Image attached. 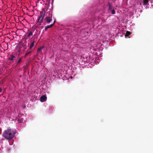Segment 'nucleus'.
<instances>
[{"mask_svg":"<svg viewBox=\"0 0 153 153\" xmlns=\"http://www.w3.org/2000/svg\"><path fill=\"white\" fill-rule=\"evenodd\" d=\"M15 134V132L13 130L8 128L4 131L2 136L6 139L10 140L14 137Z\"/></svg>","mask_w":153,"mask_h":153,"instance_id":"obj_1","label":"nucleus"},{"mask_svg":"<svg viewBox=\"0 0 153 153\" xmlns=\"http://www.w3.org/2000/svg\"><path fill=\"white\" fill-rule=\"evenodd\" d=\"M45 11L43 9L42 11L40 13V16L38 18L37 22L38 23H42L43 22V20L45 16Z\"/></svg>","mask_w":153,"mask_h":153,"instance_id":"obj_2","label":"nucleus"},{"mask_svg":"<svg viewBox=\"0 0 153 153\" xmlns=\"http://www.w3.org/2000/svg\"><path fill=\"white\" fill-rule=\"evenodd\" d=\"M45 22L46 23H49L52 20V17L51 16H46L45 19Z\"/></svg>","mask_w":153,"mask_h":153,"instance_id":"obj_3","label":"nucleus"},{"mask_svg":"<svg viewBox=\"0 0 153 153\" xmlns=\"http://www.w3.org/2000/svg\"><path fill=\"white\" fill-rule=\"evenodd\" d=\"M47 97L45 95L42 96L40 98V100L41 102H44L47 100Z\"/></svg>","mask_w":153,"mask_h":153,"instance_id":"obj_4","label":"nucleus"},{"mask_svg":"<svg viewBox=\"0 0 153 153\" xmlns=\"http://www.w3.org/2000/svg\"><path fill=\"white\" fill-rule=\"evenodd\" d=\"M15 58V57L14 56L10 55L9 57H8V59L10 61H13L14 60V58Z\"/></svg>","mask_w":153,"mask_h":153,"instance_id":"obj_5","label":"nucleus"},{"mask_svg":"<svg viewBox=\"0 0 153 153\" xmlns=\"http://www.w3.org/2000/svg\"><path fill=\"white\" fill-rule=\"evenodd\" d=\"M143 5H149V0H143Z\"/></svg>","mask_w":153,"mask_h":153,"instance_id":"obj_6","label":"nucleus"},{"mask_svg":"<svg viewBox=\"0 0 153 153\" xmlns=\"http://www.w3.org/2000/svg\"><path fill=\"white\" fill-rule=\"evenodd\" d=\"M53 26V24H51L50 25L47 26L45 28V30L46 31L48 29L51 27Z\"/></svg>","mask_w":153,"mask_h":153,"instance_id":"obj_7","label":"nucleus"},{"mask_svg":"<svg viewBox=\"0 0 153 153\" xmlns=\"http://www.w3.org/2000/svg\"><path fill=\"white\" fill-rule=\"evenodd\" d=\"M35 42V40H33V42H32V43H31V44L30 46V48H29L30 49V50L31 49H32V47L34 45V43Z\"/></svg>","mask_w":153,"mask_h":153,"instance_id":"obj_8","label":"nucleus"},{"mask_svg":"<svg viewBox=\"0 0 153 153\" xmlns=\"http://www.w3.org/2000/svg\"><path fill=\"white\" fill-rule=\"evenodd\" d=\"M22 57L20 58L18 61L16 62V64L17 65L20 64V62L22 61Z\"/></svg>","mask_w":153,"mask_h":153,"instance_id":"obj_9","label":"nucleus"},{"mask_svg":"<svg viewBox=\"0 0 153 153\" xmlns=\"http://www.w3.org/2000/svg\"><path fill=\"white\" fill-rule=\"evenodd\" d=\"M33 35V33L32 31L30 32L28 34V35L26 38V39H27V37H30V36L32 35Z\"/></svg>","mask_w":153,"mask_h":153,"instance_id":"obj_10","label":"nucleus"},{"mask_svg":"<svg viewBox=\"0 0 153 153\" xmlns=\"http://www.w3.org/2000/svg\"><path fill=\"white\" fill-rule=\"evenodd\" d=\"M131 33H130V32L129 31H127L126 33V34L125 35V36H128Z\"/></svg>","mask_w":153,"mask_h":153,"instance_id":"obj_11","label":"nucleus"},{"mask_svg":"<svg viewBox=\"0 0 153 153\" xmlns=\"http://www.w3.org/2000/svg\"><path fill=\"white\" fill-rule=\"evenodd\" d=\"M31 52H32L31 51H29L27 52L25 54V57H26L27 56H28V54L31 53Z\"/></svg>","mask_w":153,"mask_h":153,"instance_id":"obj_12","label":"nucleus"},{"mask_svg":"<svg viewBox=\"0 0 153 153\" xmlns=\"http://www.w3.org/2000/svg\"><path fill=\"white\" fill-rule=\"evenodd\" d=\"M43 47H41L40 48H39L38 50H37V52H38V53H39V52L41 51H42V49H43Z\"/></svg>","mask_w":153,"mask_h":153,"instance_id":"obj_13","label":"nucleus"},{"mask_svg":"<svg viewBox=\"0 0 153 153\" xmlns=\"http://www.w3.org/2000/svg\"><path fill=\"white\" fill-rule=\"evenodd\" d=\"M111 13L113 14H114L115 13V11L114 9H113L112 10H111Z\"/></svg>","mask_w":153,"mask_h":153,"instance_id":"obj_14","label":"nucleus"},{"mask_svg":"<svg viewBox=\"0 0 153 153\" xmlns=\"http://www.w3.org/2000/svg\"><path fill=\"white\" fill-rule=\"evenodd\" d=\"M112 6H111L110 7H108V9L109 10H112Z\"/></svg>","mask_w":153,"mask_h":153,"instance_id":"obj_15","label":"nucleus"},{"mask_svg":"<svg viewBox=\"0 0 153 153\" xmlns=\"http://www.w3.org/2000/svg\"><path fill=\"white\" fill-rule=\"evenodd\" d=\"M108 7H110L111 6V4H110V3H109V2L108 3Z\"/></svg>","mask_w":153,"mask_h":153,"instance_id":"obj_16","label":"nucleus"},{"mask_svg":"<svg viewBox=\"0 0 153 153\" xmlns=\"http://www.w3.org/2000/svg\"><path fill=\"white\" fill-rule=\"evenodd\" d=\"M4 80L3 79H2L1 81V83H2L3 82H4Z\"/></svg>","mask_w":153,"mask_h":153,"instance_id":"obj_17","label":"nucleus"},{"mask_svg":"<svg viewBox=\"0 0 153 153\" xmlns=\"http://www.w3.org/2000/svg\"><path fill=\"white\" fill-rule=\"evenodd\" d=\"M24 50H25L26 49V48H27L26 46H24Z\"/></svg>","mask_w":153,"mask_h":153,"instance_id":"obj_18","label":"nucleus"},{"mask_svg":"<svg viewBox=\"0 0 153 153\" xmlns=\"http://www.w3.org/2000/svg\"><path fill=\"white\" fill-rule=\"evenodd\" d=\"M2 90V89L0 88V93H1Z\"/></svg>","mask_w":153,"mask_h":153,"instance_id":"obj_19","label":"nucleus"},{"mask_svg":"<svg viewBox=\"0 0 153 153\" xmlns=\"http://www.w3.org/2000/svg\"><path fill=\"white\" fill-rule=\"evenodd\" d=\"M39 23V24L38 25H37V26H40L41 25V23Z\"/></svg>","mask_w":153,"mask_h":153,"instance_id":"obj_20","label":"nucleus"},{"mask_svg":"<svg viewBox=\"0 0 153 153\" xmlns=\"http://www.w3.org/2000/svg\"><path fill=\"white\" fill-rule=\"evenodd\" d=\"M21 120V119H20H20H19V120H18V122H21V120Z\"/></svg>","mask_w":153,"mask_h":153,"instance_id":"obj_21","label":"nucleus"},{"mask_svg":"<svg viewBox=\"0 0 153 153\" xmlns=\"http://www.w3.org/2000/svg\"><path fill=\"white\" fill-rule=\"evenodd\" d=\"M56 22V20H54V22H53V23L52 24H53V25L55 24V23Z\"/></svg>","mask_w":153,"mask_h":153,"instance_id":"obj_22","label":"nucleus"},{"mask_svg":"<svg viewBox=\"0 0 153 153\" xmlns=\"http://www.w3.org/2000/svg\"><path fill=\"white\" fill-rule=\"evenodd\" d=\"M1 69L0 68V74L1 73Z\"/></svg>","mask_w":153,"mask_h":153,"instance_id":"obj_23","label":"nucleus"}]
</instances>
